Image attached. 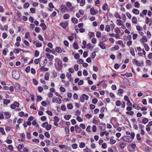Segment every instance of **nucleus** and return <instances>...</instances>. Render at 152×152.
Segmentation results:
<instances>
[{"instance_id":"f257e3e1","label":"nucleus","mask_w":152,"mask_h":152,"mask_svg":"<svg viewBox=\"0 0 152 152\" xmlns=\"http://www.w3.org/2000/svg\"><path fill=\"white\" fill-rule=\"evenodd\" d=\"M12 76L14 79L16 80L19 79L20 75V73L18 70L16 69H14L12 71Z\"/></svg>"},{"instance_id":"f03ea898","label":"nucleus","mask_w":152,"mask_h":152,"mask_svg":"<svg viewBox=\"0 0 152 152\" xmlns=\"http://www.w3.org/2000/svg\"><path fill=\"white\" fill-rule=\"evenodd\" d=\"M123 140L126 142H131L132 140L131 139V138L129 136H125L123 137L122 138Z\"/></svg>"},{"instance_id":"7ed1b4c3","label":"nucleus","mask_w":152,"mask_h":152,"mask_svg":"<svg viewBox=\"0 0 152 152\" xmlns=\"http://www.w3.org/2000/svg\"><path fill=\"white\" fill-rule=\"evenodd\" d=\"M19 106V103L17 102H15L14 103L12 104L10 106V107L11 109H15L16 107H18Z\"/></svg>"},{"instance_id":"20e7f679","label":"nucleus","mask_w":152,"mask_h":152,"mask_svg":"<svg viewBox=\"0 0 152 152\" xmlns=\"http://www.w3.org/2000/svg\"><path fill=\"white\" fill-rule=\"evenodd\" d=\"M68 10L67 7L64 5H61L60 7V10L61 12H65Z\"/></svg>"},{"instance_id":"39448f33","label":"nucleus","mask_w":152,"mask_h":152,"mask_svg":"<svg viewBox=\"0 0 152 152\" xmlns=\"http://www.w3.org/2000/svg\"><path fill=\"white\" fill-rule=\"evenodd\" d=\"M99 127L101 131H104L106 128L105 124L104 123L100 124H99Z\"/></svg>"},{"instance_id":"423d86ee","label":"nucleus","mask_w":152,"mask_h":152,"mask_svg":"<svg viewBox=\"0 0 152 152\" xmlns=\"http://www.w3.org/2000/svg\"><path fill=\"white\" fill-rule=\"evenodd\" d=\"M45 55L50 61H52L53 59L54 56L53 55H50L49 53H46L45 54Z\"/></svg>"},{"instance_id":"0eeeda50","label":"nucleus","mask_w":152,"mask_h":152,"mask_svg":"<svg viewBox=\"0 0 152 152\" xmlns=\"http://www.w3.org/2000/svg\"><path fill=\"white\" fill-rule=\"evenodd\" d=\"M21 89L24 95H27L28 94V91L26 89L25 87H22L21 88Z\"/></svg>"},{"instance_id":"6e6552de","label":"nucleus","mask_w":152,"mask_h":152,"mask_svg":"<svg viewBox=\"0 0 152 152\" xmlns=\"http://www.w3.org/2000/svg\"><path fill=\"white\" fill-rule=\"evenodd\" d=\"M60 25L63 28H65L68 25V24L67 23L61 22L60 23Z\"/></svg>"},{"instance_id":"1a4fd4ad","label":"nucleus","mask_w":152,"mask_h":152,"mask_svg":"<svg viewBox=\"0 0 152 152\" xmlns=\"http://www.w3.org/2000/svg\"><path fill=\"white\" fill-rule=\"evenodd\" d=\"M75 128L76 132L77 133H80L81 131V129L77 125L75 126Z\"/></svg>"},{"instance_id":"9d476101","label":"nucleus","mask_w":152,"mask_h":152,"mask_svg":"<svg viewBox=\"0 0 152 152\" xmlns=\"http://www.w3.org/2000/svg\"><path fill=\"white\" fill-rule=\"evenodd\" d=\"M91 14L94 15L96 14L98 12V11L96 12L94 8H91L90 10Z\"/></svg>"},{"instance_id":"9b49d317","label":"nucleus","mask_w":152,"mask_h":152,"mask_svg":"<svg viewBox=\"0 0 152 152\" xmlns=\"http://www.w3.org/2000/svg\"><path fill=\"white\" fill-rule=\"evenodd\" d=\"M41 15L43 16V18H45L47 17L48 15V14L42 11H41Z\"/></svg>"},{"instance_id":"f8f14e48","label":"nucleus","mask_w":152,"mask_h":152,"mask_svg":"<svg viewBox=\"0 0 152 152\" xmlns=\"http://www.w3.org/2000/svg\"><path fill=\"white\" fill-rule=\"evenodd\" d=\"M114 137L112 136L110 139V143L111 144H113L116 142V140L113 139Z\"/></svg>"},{"instance_id":"ddd939ff","label":"nucleus","mask_w":152,"mask_h":152,"mask_svg":"<svg viewBox=\"0 0 152 152\" xmlns=\"http://www.w3.org/2000/svg\"><path fill=\"white\" fill-rule=\"evenodd\" d=\"M39 26L40 27H42V29L43 30H45L47 28V27L45 23H42L40 24Z\"/></svg>"},{"instance_id":"4468645a","label":"nucleus","mask_w":152,"mask_h":152,"mask_svg":"<svg viewBox=\"0 0 152 152\" xmlns=\"http://www.w3.org/2000/svg\"><path fill=\"white\" fill-rule=\"evenodd\" d=\"M104 44L102 42H100L99 44V47L103 49H105L106 47L104 46Z\"/></svg>"},{"instance_id":"2eb2a0df","label":"nucleus","mask_w":152,"mask_h":152,"mask_svg":"<svg viewBox=\"0 0 152 152\" xmlns=\"http://www.w3.org/2000/svg\"><path fill=\"white\" fill-rule=\"evenodd\" d=\"M4 115L6 116L5 117L6 119L9 118L11 116V115L10 114V113L9 112H5Z\"/></svg>"},{"instance_id":"dca6fc26","label":"nucleus","mask_w":152,"mask_h":152,"mask_svg":"<svg viewBox=\"0 0 152 152\" xmlns=\"http://www.w3.org/2000/svg\"><path fill=\"white\" fill-rule=\"evenodd\" d=\"M132 23L134 24H136L137 23V19L135 17H133L132 19Z\"/></svg>"},{"instance_id":"f3484780","label":"nucleus","mask_w":152,"mask_h":152,"mask_svg":"<svg viewBox=\"0 0 152 152\" xmlns=\"http://www.w3.org/2000/svg\"><path fill=\"white\" fill-rule=\"evenodd\" d=\"M73 46L75 49H78L79 46L76 42H74L73 44Z\"/></svg>"},{"instance_id":"a211bd4d","label":"nucleus","mask_w":152,"mask_h":152,"mask_svg":"<svg viewBox=\"0 0 152 152\" xmlns=\"http://www.w3.org/2000/svg\"><path fill=\"white\" fill-rule=\"evenodd\" d=\"M50 73L48 72L46 73L45 76V80H48L49 79Z\"/></svg>"},{"instance_id":"6ab92c4d","label":"nucleus","mask_w":152,"mask_h":152,"mask_svg":"<svg viewBox=\"0 0 152 152\" xmlns=\"http://www.w3.org/2000/svg\"><path fill=\"white\" fill-rule=\"evenodd\" d=\"M56 51L59 53L62 52V50L61 48L59 47H57L55 49Z\"/></svg>"},{"instance_id":"aec40b11","label":"nucleus","mask_w":152,"mask_h":152,"mask_svg":"<svg viewBox=\"0 0 152 152\" xmlns=\"http://www.w3.org/2000/svg\"><path fill=\"white\" fill-rule=\"evenodd\" d=\"M132 12L136 15H138L139 13V11L137 9H133L132 10Z\"/></svg>"},{"instance_id":"412c9836","label":"nucleus","mask_w":152,"mask_h":152,"mask_svg":"<svg viewBox=\"0 0 152 152\" xmlns=\"http://www.w3.org/2000/svg\"><path fill=\"white\" fill-rule=\"evenodd\" d=\"M65 130L66 132V136H69V129L67 127H65Z\"/></svg>"},{"instance_id":"4be33fe9","label":"nucleus","mask_w":152,"mask_h":152,"mask_svg":"<svg viewBox=\"0 0 152 152\" xmlns=\"http://www.w3.org/2000/svg\"><path fill=\"white\" fill-rule=\"evenodd\" d=\"M72 22L74 23H77L78 22L77 19L76 18H72L71 19Z\"/></svg>"},{"instance_id":"5701e85b","label":"nucleus","mask_w":152,"mask_h":152,"mask_svg":"<svg viewBox=\"0 0 152 152\" xmlns=\"http://www.w3.org/2000/svg\"><path fill=\"white\" fill-rule=\"evenodd\" d=\"M3 102L4 104L7 105L10 102V101L9 99H4L3 100Z\"/></svg>"},{"instance_id":"b1692460","label":"nucleus","mask_w":152,"mask_h":152,"mask_svg":"<svg viewBox=\"0 0 152 152\" xmlns=\"http://www.w3.org/2000/svg\"><path fill=\"white\" fill-rule=\"evenodd\" d=\"M119 48V47L117 45H115L114 47L112 48L110 50L112 51H113L114 50H117Z\"/></svg>"},{"instance_id":"393cba45","label":"nucleus","mask_w":152,"mask_h":152,"mask_svg":"<svg viewBox=\"0 0 152 152\" xmlns=\"http://www.w3.org/2000/svg\"><path fill=\"white\" fill-rule=\"evenodd\" d=\"M108 7V6L107 4V3H105L102 7V9L104 10H106Z\"/></svg>"},{"instance_id":"a878e982","label":"nucleus","mask_w":152,"mask_h":152,"mask_svg":"<svg viewBox=\"0 0 152 152\" xmlns=\"http://www.w3.org/2000/svg\"><path fill=\"white\" fill-rule=\"evenodd\" d=\"M130 53L132 56H134L135 54L134 52V49L132 48L131 47L130 50Z\"/></svg>"},{"instance_id":"bb28decb","label":"nucleus","mask_w":152,"mask_h":152,"mask_svg":"<svg viewBox=\"0 0 152 152\" xmlns=\"http://www.w3.org/2000/svg\"><path fill=\"white\" fill-rule=\"evenodd\" d=\"M71 117V115H66L64 116V118L66 120H69Z\"/></svg>"},{"instance_id":"cd10ccee","label":"nucleus","mask_w":152,"mask_h":152,"mask_svg":"<svg viewBox=\"0 0 152 152\" xmlns=\"http://www.w3.org/2000/svg\"><path fill=\"white\" fill-rule=\"evenodd\" d=\"M144 46L146 50L147 51H148L149 50V48L148 44L145 43L144 44Z\"/></svg>"},{"instance_id":"c85d7f7f","label":"nucleus","mask_w":152,"mask_h":152,"mask_svg":"<svg viewBox=\"0 0 152 152\" xmlns=\"http://www.w3.org/2000/svg\"><path fill=\"white\" fill-rule=\"evenodd\" d=\"M69 18V15L68 14H65L63 16V18L64 19H68Z\"/></svg>"},{"instance_id":"c756f323","label":"nucleus","mask_w":152,"mask_h":152,"mask_svg":"<svg viewBox=\"0 0 152 152\" xmlns=\"http://www.w3.org/2000/svg\"><path fill=\"white\" fill-rule=\"evenodd\" d=\"M15 88L17 90H19L20 89V85L18 83H15Z\"/></svg>"},{"instance_id":"7c9ffc66","label":"nucleus","mask_w":152,"mask_h":152,"mask_svg":"<svg viewBox=\"0 0 152 152\" xmlns=\"http://www.w3.org/2000/svg\"><path fill=\"white\" fill-rule=\"evenodd\" d=\"M44 66H42L40 68V69L41 71H46L48 70V69L46 68H44Z\"/></svg>"},{"instance_id":"2f4dec72","label":"nucleus","mask_w":152,"mask_h":152,"mask_svg":"<svg viewBox=\"0 0 152 152\" xmlns=\"http://www.w3.org/2000/svg\"><path fill=\"white\" fill-rule=\"evenodd\" d=\"M132 107L134 108L135 109H137L138 110H139L140 109V107L138 106L137 105V104H133L132 106Z\"/></svg>"},{"instance_id":"473e14b6","label":"nucleus","mask_w":152,"mask_h":152,"mask_svg":"<svg viewBox=\"0 0 152 152\" xmlns=\"http://www.w3.org/2000/svg\"><path fill=\"white\" fill-rule=\"evenodd\" d=\"M58 63L59 67L61 68L62 67V62L60 60L58 61Z\"/></svg>"},{"instance_id":"72a5a7b5","label":"nucleus","mask_w":152,"mask_h":152,"mask_svg":"<svg viewBox=\"0 0 152 152\" xmlns=\"http://www.w3.org/2000/svg\"><path fill=\"white\" fill-rule=\"evenodd\" d=\"M29 6V4L28 2L25 3L23 5V7L24 8H27Z\"/></svg>"},{"instance_id":"f704fd0d","label":"nucleus","mask_w":152,"mask_h":152,"mask_svg":"<svg viewBox=\"0 0 152 152\" xmlns=\"http://www.w3.org/2000/svg\"><path fill=\"white\" fill-rule=\"evenodd\" d=\"M67 107L68 109L71 110L73 108V106L71 104H69L67 105Z\"/></svg>"},{"instance_id":"c9c22d12","label":"nucleus","mask_w":152,"mask_h":152,"mask_svg":"<svg viewBox=\"0 0 152 152\" xmlns=\"http://www.w3.org/2000/svg\"><path fill=\"white\" fill-rule=\"evenodd\" d=\"M88 35L90 37H94L95 35L93 32H89Z\"/></svg>"},{"instance_id":"e433bc0d","label":"nucleus","mask_w":152,"mask_h":152,"mask_svg":"<svg viewBox=\"0 0 152 152\" xmlns=\"http://www.w3.org/2000/svg\"><path fill=\"white\" fill-rule=\"evenodd\" d=\"M59 147L61 148H65L66 150H67L68 148V147L65 145H59Z\"/></svg>"},{"instance_id":"4c0bfd02","label":"nucleus","mask_w":152,"mask_h":152,"mask_svg":"<svg viewBox=\"0 0 152 152\" xmlns=\"http://www.w3.org/2000/svg\"><path fill=\"white\" fill-rule=\"evenodd\" d=\"M148 121V119L147 118H144L142 120V123L144 124H146Z\"/></svg>"},{"instance_id":"58836bf2","label":"nucleus","mask_w":152,"mask_h":152,"mask_svg":"<svg viewBox=\"0 0 152 152\" xmlns=\"http://www.w3.org/2000/svg\"><path fill=\"white\" fill-rule=\"evenodd\" d=\"M133 61H135V64L137 66H141V64L140 63H139L138 61H137L136 59H133Z\"/></svg>"},{"instance_id":"ea45409f","label":"nucleus","mask_w":152,"mask_h":152,"mask_svg":"<svg viewBox=\"0 0 152 152\" xmlns=\"http://www.w3.org/2000/svg\"><path fill=\"white\" fill-rule=\"evenodd\" d=\"M134 6L135 7L137 8H139L140 6V4L138 1H136L134 3Z\"/></svg>"},{"instance_id":"a19ab883","label":"nucleus","mask_w":152,"mask_h":152,"mask_svg":"<svg viewBox=\"0 0 152 152\" xmlns=\"http://www.w3.org/2000/svg\"><path fill=\"white\" fill-rule=\"evenodd\" d=\"M115 16L116 18H119L121 19V16L119 15L118 13L117 12H115Z\"/></svg>"},{"instance_id":"79ce46f5","label":"nucleus","mask_w":152,"mask_h":152,"mask_svg":"<svg viewBox=\"0 0 152 152\" xmlns=\"http://www.w3.org/2000/svg\"><path fill=\"white\" fill-rule=\"evenodd\" d=\"M91 56L92 59L94 58L96 56V54L95 52H93L91 54Z\"/></svg>"},{"instance_id":"37998d69","label":"nucleus","mask_w":152,"mask_h":152,"mask_svg":"<svg viewBox=\"0 0 152 152\" xmlns=\"http://www.w3.org/2000/svg\"><path fill=\"white\" fill-rule=\"evenodd\" d=\"M98 102V100L96 98H94L92 100V103L94 104H96Z\"/></svg>"},{"instance_id":"c03bdc74","label":"nucleus","mask_w":152,"mask_h":152,"mask_svg":"<svg viewBox=\"0 0 152 152\" xmlns=\"http://www.w3.org/2000/svg\"><path fill=\"white\" fill-rule=\"evenodd\" d=\"M79 146L80 148H83L85 146V144L84 142H81Z\"/></svg>"},{"instance_id":"a18cd8bd","label":"nucleus","mask_w":152,"mask_h":152,"mask_svg":"<svg viewBox=\"0 0 152 152\" xmlns=\"http://www.w3.org/2000/svg\"><path fill=\"white\" fill-rule=\"evenodd\" d=\"M85 0H81L80 3V6H83L85 4Z\"/></svg>"},{"instance_id":"49530a36","label":"nucleus","mask_w":152,"mask_h":152,"mask_svg":"<svg viewBox=\"0 0 152 152\" xmlns=\"http://www.w3.org/2000/svg\"><path fill=\"white\" fill-rule=\"evenodd\" d=\"M48 123L47 122H45L44 123H42V126L43 127L46 128L47 126H48Z\"/></svg>"},{"instance_id":"de8ad7c7","label":"nucleus","mask_w":152,"mask_h":152,"mask_svg":"<svg viewBox=\"0 0 152 152\" xmlns=\"http://www.w3.org/2000/svg\"><path fill=\"white\" fill-rule=\"evenodd\" d=\"M105 30L108 32L109 31H110V28L109 25H107L106 26Z\"/></svg>"},{"instance_id":"09e8293b","label":"nucleus","mask_w":152,"mask_h":152,"mask_svg":"<svg viewBox=\"0 0 152 152\" xmlns=\"http://www.w3.org/2000/svg\"><path fill=\"white\" fill-rule=\"evenodd\" d=\"M0 132L3 134H5V132L4 130V129L2 127H0Z\"/></svg>"},{"instance_id":"8fccbe9b","label":"nucleus","mask_w":152,"mask_h":152,"mask_svg":"<svg viewBox=\"0 0 152 152\" xmlns=\"http://www.w3.org/2000/svg\"><path fill=\"white\" fill-rule=\"evenodd\" d=\"M126 8L127 9H130L132 8V6L130 4H128L126 6Z\"/></svg>"},{"instance_id":"3c124183","label":"nucleus","mask_w":152,"mask_h":152,"mask_svg":"<svg viewBox=\"0 0 152 152\" xmlns=\"http://www.w3.org/2000/svg\"><path fill=\"white\" fill-rule=\"evenodd\" d=\"M37 98L36 101L37 102H39L42 100V97L40 96H37Z\"/></svg>"},{"instance_id":"603ef678","label":"nucleus","mask_w":152,"mask_h":152,"mask_svg":"<svg viewBox=\"0 0 152 152\" xmlns=\"http://www.w3.org/2000/svg\"><path fill=\"white\" fill-rule=\"evenodd\" d=\"M52 128L51 125L50 124H48L47 126L46 129L48 130H49L51 129Z\"/></svg>"},{"instance_id":"864d4df0","label":"nucleus","mask_w":152,"mask_h":152,"mask_svg":"<svg viewBox=\"0 0 152 152\" xmlns=\"http://www.w3.org/2000/svg\"><path fill=\"white\" fill-rule=\"evenodd\" d=\"M115 32L117 33H119L121 32L120 30L118 27H116L115 28Z\"/></svg>"},{"instance_id":"5fc2aeb1","label":"nucleus","mask_w":152,"mask_h":152,"mask_svg":"<svg viewBox=\"0 0 152 152\" xmlns=\"http://www.w3.org/2000/svg\"><path fill=\"white\" fill-rule=\"evenodd\" d=\"M80 101L82 102H83L85 101V99H84V97H83V96L82 95L80 97Z\"/></svg>"},{"instance_id":"6e6d98bb","label":"nucleus","mask_w":152,"mask_h":152,"mask_svg":"<svg viewBox=\"0 0 152 152\" xmlns=\"http://www.w3.org/2000/svg\"><path fill=\"white\" fill-rule=\"evenodd\" d=\"M121 104V102L119 100H117L116 102V105L117 106H119Z\"/></svg>"},{"instance_id":"4d7b16f0","label":"nucleus","mask_w":152,"mask_h":152,"mask_svg":"<svg viewBox=\"0 0 152 152\" xmlns=\"http://www.w3.org/2000/svg\"><path fill=\"white\" fill-rule=\"evenodd\" d=\"M141 41L142 42H143V41H145V42H146L147 41V39L146 37L144 36L141 39Z\"/></svg>"},{"instance_id":"13d9d810","label":"nucleus","mask_w":152,"mask_h":152,"mask_svg":"<svg viewBox=\"0 0 152 152\" xmlns=\"http://www.w3.org/2000/svg\"><path fill=\"white\" fill-rule=\"evenodd\" d=\"M120 66L119 64H115L114 66V68L115 69H118V68H119L120 67Z\"/></svg>"},{"instance_id":"bf43d9fd","label":"nucleus","mask_w":152,"mask_h":152,"mask_svg":"<svg viewBox=\"0 0 152 152\" xmlns=\"http://www.w3.org/2000/svg\"><path fill=\"white\" fill-rule=\"evenodd\" d=\"M30 67L28 66L26 67L25 69L26 72V73H28L30 72Z\"/></svg>"},{"instance_id":"052dcab7","label":"nucleus","mask_w":152,"mask_h":152,"mask_svg":"<svg viewBox=\"0 0 152 152\" xmlns=\"http://www.w3.org/2000/svg\"><path fill=\"white\" fill-rule=\"evenodd\" d=\"M80 57L79 54L78 53H76L74 56V57L76 59H78Z\"/></svg>"},{"instance_id":"680f3d73","label":"nucleus","mask_w":152,"mask_h":152,"mask_svg":"<svg viewBox=\"0 0 152 152\" xmlns=\"http://www.w3.org/2000/svg\"><path fill=\"white\" fill-rule=\"evenodd\" d=\"M34 31L37 33H39L40 31V28L39 27H36L35 28Z\"/></svg>"},{"instance_id":"e2e57ef3","label":"nucleus","mask_w":152,"mask_h":152,"mask_svg":"<svg viewBox=\"0 0 152 152\" xmlns=\"http://www.w3.org/2000/svg\"><path fill=\"white\" fill-rule=\"evenodd\" d=\"M84 62L83 60L82 59H79L77 61V63L80 64H82Z\"/></svg>"},{"instance_id":"0e129e2a","label":"nucleus","mask_w":152,"mask_h":152,"mask_svg":"<svg viewBox=\"0 0 152 152\" xmlns=\"http://www.w3.org/2000/svg\"><path fill=\"white\" fill-rule=\"evenodd\" d=\"M126 77H132V74L131 73H129L127 72H126Z\"/></svg>"},{"instance_id":"69168bd1","label":"nucleus","mask_w":152,"mask_h":152,"mask_svg":"<svg viewBox=\"0 0 152 152\" xmlns=\"http://www.w3.org/2000/svg\"><path fill=\"white\" fill-rule=\"evenodd\" d=\"M41 104L43 106L46 107L47 105V103L45 101H43L41 102Z\"/></svg>"},{"instance_id":"338daca9","label":"nucleus","mask_w":152,"mask_h":152,"mask_svg":"<svg viewBox=\"0 0 152 152\" xmlns=\"http://www.w3.org/2000/svg\"><path fill=\"white\" fill-rule=\"evenodd\" d=\"M61 109L63 111H65L66 109V108L64 105H62L61 106Z\"/></svg>"},{"instance_id":"774afa93","label":"nucleus","mask_w":152,"mask_h":152,"mask_svg":"<svg viewBox=\"0 0 152 152\" xmlns=\"http://www.w3.org/2000/svg\"><path fill=\"white\" fill-rule=\"evenodd\" d=\"M39 52L37 50H36L35 51V55H34L36 57H37L39 56Z\"/></svg>"}]
</instances>
